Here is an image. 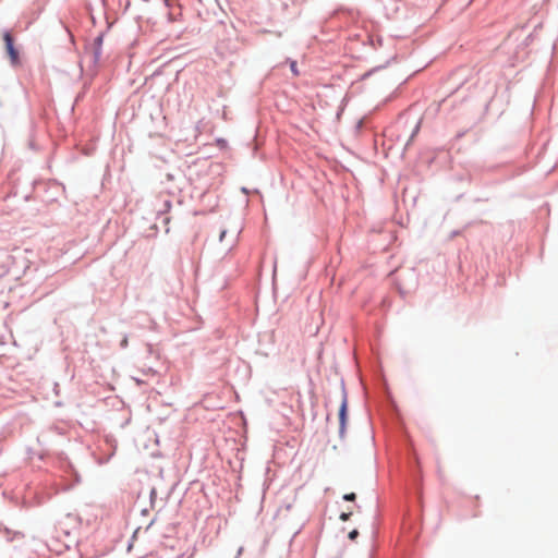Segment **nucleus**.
<instances>
[{"instance_id":"nucleus-4","label":"nucleus","mask_w":558,"mask_h":558,"mask_svg":"<svg viewBox=\"0 0 558 558\" xmlns=\"http://www.w3.org/2000/svg\"><path fill=\"white\" fill-rule=\"evenodd\" d=\"M356 498L355 494L354 493H350V494H347L343 496V499L344 500H348V501H354Z\"/></svg>"},{"instance_id":"nucleus-6","label":"nucleus","mask_w":558,"mask_h":558,"mask_svg":"<svg viewBox=\"0 0 558 558\" xmlns=\"http://www.w3.org/2000/svg\"><path fill=\"white\" fill-rule=\"evenodd\" d=\"M359 535V532L356 530H353L349 533V537L351 539H354Z\"/></svg>"},{"instance_id":"nucleus-5","label":"nucleus","mask_w":558,"mask_h":558,"mask_svg":"<svg viewBox=\"0 0 558 558\" xmlns=\"http://www.w3.org/2000/svg\"><path fill=\"white\" fill-rule=\"evenodd\" d=\"M350 515H351V512H349V513L343 512V513H341L340 519L342 521H347V520H349Z\"/></svg>"},{"instance_id":"nucleus-1","label":"nucleus","mask_w":558,"mask_h":558,"mask_svg":"<svg viewBox=\"0 0 558 558\" xmlns=\"http://www.w3.org/2000/svg\"><path fill=\"white\" fill-rule=\"evenodd\" d=\"M337 412L340 421V430L343 432L347 420V397L343 387H338L335 392Z\"/></svg>"},{"instance_id":"nucleus-7","label":"nucleus","mask_w":558,"mask_h":558,"mask_svg":"<svg viewBox=\"0 0 558 558\" xmlns=\"http://www.w3.org/2000/svg\"><path fill=\"white\" fill-rule=\"evenodd\" d=\"M291 70H292V72H293L294 74H298V70H296V64H295V62H292V63H291Z\"/></svg>"},{"instance_id":"nucleus-2","label":"nucleus","mask_w":558,"mask_h":558,"mask_svg":"<svg viewBox=\"0 0 558 558\" xmlns=\"http://www.w3.org/2000/svg\"><path fill=\"white\" fill-rule=\"evenodd\" d=\"M3 40H4V45H5V50L10 58L11 63L17 64L19 63V51L14 47V39H13L12 34L10 32H4Z\"/></svg>"},{"instance_id":"nucleus-3","label":"nucleus","mask_w":558,"mask_h":558,"mask_svg":"<svg viewBox=\"0 0 558 558\" xmlns=\"http://www.w3.org/2000/svg\"><path fill=\"white\" fill-rule=\"evenodd\" d=\"M101 41H102V38L101 37H97L96 44L98 45V48L95 51L96 59H98L99 56H100V45H101Z\"/></svg>"},{"instance_id":"nucleus-8","label":"nucleus","mask_w":558,"mask_h":558,"mask_svg":"<svg viewBox=\"0 0 558 558\" xmlns=\"http://www.w3.org/2000/svg\"><path fill=\"white\" fill-rule=\"evenodd\" d=\"M225 235H226V231H222V232L220 233V241H222V239H223V236H225Z\"/></svg>"}]
</instances>
